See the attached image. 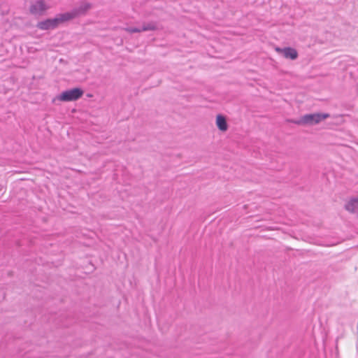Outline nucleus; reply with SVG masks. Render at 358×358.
Returning a JSON list of instances; mask_svg holds the SVG:
<instances>
[{
  "instance_id": "obj_8",
  "label": "nucleus",
  "mask_w": 358,
  "mask_h": 358,
  "mask_svg": "<svg viewBox=\"0 0 358 358\" xmlns=\"http://www.w3.org/2000/svg\"><path fill=\"white\" fill-rule=\"evenodd\" d=\"M54 18L56 21V24L58 27L60 24L70 21V20L74 19V17H73L71 11H69V12H66V13H59Z\"/></svg>"
},
{
  "instance_id": "obj_7",
  "label": "nucleus",
  "mask_w": 358,
  "mask_h": 358,
  "mask_svg": "<svg viewBox=\"0 0 358 358\" xmlns=\"http://www.w3.org/2000/svg\"><path fill=\"white\" fill-rule=\"evenodd\" d=\"M36 27L41 30L55 29L57 27L55 18H48L37 23Z\"/></svg>"
},
{
  "instance_id": "obj_5",
  "label": "nucleus",
  "mask_w": 358,
  "mask_h": 358,
  "mask_svg": "<svg viewBox=\"0 0 358 358\" xmlns=\"http://www.w3.org/2000/svg\"><path fill=\"white\" fill-rule=\"evenodd\" d=\"M275 51L280 54H282L286 59H290L294 60L298 57V52L296 49L291 47L285 48H275Z\"/></svg>"
},
{
  "instance_id": "obj_2",
  "label": "nucleus",
  "mask_w": 358,
  "mask_h": 358,
  "mask_svg": "<svg viewBox=\"0 0 358 358\" xmlns=\"http://www.w3.org/2000/svg\"><path fill=\"white\" fill-rule=\"evenodd\" d=\"M84 94V91L80 87H75L62 92L57 96V99L64 102L74 101L78 100Z\"/></svg>"
},
{
  "instance_id": "obj_3",
  "label": "nucleus",
  "mask_w": 358,
  "mask_h": 358,
  "mask_svg": "<svg viewBox=\"0 0 358 358\" xmlns=\"http://www.w3.org/2000/svg\"><path fill=\"white\" fill-rule=\"evenodd\" d=\"M50 8L45 0H35L30 3L29 13L34 16H42Z\"/></svg>"
},
{
  "instance_id": "obj_6",
  "label": "nucleus",
  "mask_w": 358,
  "mask_h": 358,
  "mask_svg": "<svg viewBox=\"0 0 358 358\" xmlns=\"http://www.w3.org/2000/svg\"><path fill=\"white\" fill-rule=\"evenodd\" d=\"M92 8V4L87 2H81L80 6L73 8L71 11L74 17V19L86 14L88 10Z\"/></svg>"
},
{
  "instance_id": "obj_1",
  "label": "nucleus",
  "mask_w": 358,
  "mask_h": 358,
  "mask_svg": "<svg viewBox=\"0 0 358 358\" xmlns=\"http://www.w3.org/2000/svg\"><path fill=\"white\" fill-rule=\"evenodd\" d=\"M330 117L329 113H316L306 114L298 120H291L289 122L298 125H314Z\"/></svg>"
},
{
  "instance_id": "obj_9",
  "label": "nucleus",
  "mask_w": 358,
  "mask_h": 358,
  "mask_svg": "<svg viewBox=\"0 0 358 358\" xmlns=\"http://www.w3.org/2000/svg\"><path fill=\"white\" fill-rule=\"evenodd\" d=\"M216 124L217 128L222 131L228 129V124L226 118L222 115H217L216 117Z\"/></svg>"
},
{
  "instance_id": "obj_4",
  "label": "nucleus",
  "mask_w": 358,
  "mask_h": 358,
  "mask_svg": "<svg viewBox=\"0 0 358 358\" xmlns=\"http://www.w3.org/2000/svg\"><path fill=\"white\" fill-rule=\"evenodd\" d=\"M157 29V24L155 22L144 23L141 27H127L124 30L130 34L140 33L141 31H155Z\"/></svg>"
},
{
  "instance_id": "obj_10",
  "label": "nucleus",
  "mask_w": 358,
  "mask_h": 358,
  "mask_svg": "<svg viewBox=\"0 0 358 358\" xmlns=\"http://www.w3.org/2000/svg\"><path fill=\"white\" fill-rule=\"evenodd\" d=\"M358 208V199H352L345 205V209L353 213Z\"/></svg>"
}]
</instances>
